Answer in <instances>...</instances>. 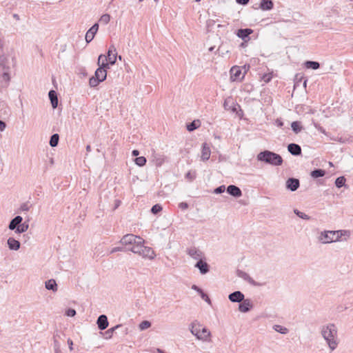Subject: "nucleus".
Instances as JSON below:
<instances>
[{
	"instance_id": "nucleus-1",
	"label": "nucleus",
	"mask_w": 353,
	"mask_h": 353,
	"mask_svg": "<svg viewBox=\"0 0 353 353\" xmlns=\"http://www.w3.org/2000/svg\"><path fill=\"white\" fill-rule=\"evenodd\" d=\"M320 333L329 350L334 351L340 343L337 326L332 323H327L321 327Z\"/></svg>"
},
{
	"instance_id": "nucleus-2",
	"label": "nucleus",
	"mask_w": 353,
	"mask_h": 353,
	"mask_svg": "<svg viewBox=\"0 0 353 353\" xmlns=\"http://www.w3.org/2000/svg\"><path fill=\"white\" fill-rule=\"evenodd\" d=\"M189 330L197 340L203 343H210L212 341L211 332L199 322L195 321L191 323L189 325Z\"/></svg>"
},
{
	"instance_id": "nucleus-3",
	"label": "nucleus",
	"mask_w": 353,
	"mask_h": 353,
	"mask_svg": "<svg viewBox=\"0 0 353 353\" xmlns=\"http://www.w3.org/2000/svg\"><path fill=\"white\" fill-rule=\"evenodd\" d=\"M256 158L259 161L265 162L272 165L277 166L283 163V159L279 154L269 150L259 152Z\"/></svg>"
},
{
	"instance_id": "nucleus-4",
	"label": "nucleus",
	"mask_w": 353,
	"mask_h": 353,
	"mask_svg": "<svg viewBox=\"0 0 353 353\" xmlns=\"http://www.w3.org/2000/svg\"><path fill=\"white\" fill-rule=\"evenodd\" d=\"M23 218L21 216H17L12 219L8 225V229L14 230L17 234H20L26 232L29 228V224L27 222H23Z\"/></svg>"
},
{
	"instance_id": "nucleus-5",
	"label": "nucleus",
	"mask_w": 353,
	"mask_h": 353,
	"mask_svg": "<svg viewBox=\"0 0 353 353\" xmlns=\"http://www.w3.org/2000/svg\"><path fill=\"white\" fill-rule=\"evenodd\" d=\"M103 58L105 55L101 54L98 58L97 64L99 68L95 71L94 76L101 82L103 81L107 77V70L110 68V63L104 62Z\"/></svg>"
},
{
	"instance_id": "nucleus-6",
	"label": "nucleus",
	"mask_w": 353,
	"mask_h": 353,
	"mask_svg": "<svg viewBox=\"0 0 353 353\" xmlns=\"http://www.w3.org/2000/svg\"><path fill=\"white\" fill-rule=\"evenodd\" d=\"M250 66L245 65L243 68L239 66H233L230 69V79L232 81H241L249 70Z\"/></svg>"
},
{
	"instance_id": "nucleus-7",
	"label": "nucleus",
	"mask_w": 353,
	"mask_h": 353,
	"mask_svg": "<svg viewBox=\"0 0 353 353\" xmlns=\"http://www.w3.org/2000/svg\"><path fill=\"white\" fill-rule=\"evenodd\" d=\"M335 232L334 230L319 231L316 236L317 241L322 244H328L335 242Z\"/></svg>"
},
{
	"instance_id": "nucleus-8",
	"label": "nucleus",
	"mask_w": 353,
	"mask_h": 353,
	"mask_svg": "<svg viewBox=\"0 0 353 353\" xmlns=\"http://www.w3.org/2000/svg\"><path fill=\"white\" fill-rule=\"evenodd\" d=\"M143 259L153 260L156 257V253L154 250L148 246H145L144 244L139 251L138 254Z\"/></svg>"
},
{
	"instance_id": "nucleus-9",
	"label": "nucleus",
	"mask_w": 353,
	"mask_h": 353,
	"mask_svg": "<svg viewBox=\"0 0 353 353\" xmlns=\"http://www.w3.org/2000/svg\"><path fill=\"white\" fill-rule=\"evenodd\" d=\"M142 238L139 236H137L132 234H128L124 235L120 241V243L125 246H133Z\"/></svg>"
},
{
	"instance_id": "nucleus-10",
	"label": "nucleus",
	"mask_w": 353,
	"mask_h": 353,
	"mask_svg": "<svg viewBox=\"0 0 353 353\" xmlns=\"http://www.w3.org/2000/svg\"><path fill=\"white\" fill-rule=\"evenodd\" d=\"M334 231L335 232V242L346 241L351 236V232L349 230H339Z\"/></svg>"
},
{
	"instance_id": "nucleus-11",
	"label": "nucleus",
	"mask_w": 353,
	"mask_h": 353,
	"mask_svg": "<svg viewBox=\"0 0 353 353\" xmlns=\"http://www.w3.org/2000/svg\"><path fill=\"white\" fill-rule=\"evenodd\" d=\"M117 53L114 46H111L107 53V56L103 58L104 62L110 63V65H114L117 61Z\"/></svg>"
},
{
	"instance_id": "nucleus-12",
	"label": "nucleus",
	"mask_w": 353,
	"mask_h": 353,
	"mask_svg": "<svg viewBox=\"0 0 353 353\" xmlns=\"http://www.w3.org/2000/svg\"><path fill=\"white\" fill-rule=\"evenodd\" d=\"M165 157L163 154L153 151L151 155V162L156 167H161L165 162Z\"/></svg>"
},
{
	"instance_id": "nucleus-13",
	"label": "nucleus",
	"mask_w": 353,
	"mask_h": 353,
	"mask_svg": "<svg viewBox=\"0 0 353 353\" xmlns=\"http://www.w3.org/2000/svg\"><path fill=\"white\" fill-rule=\"evenodd\" d=\"M187 253L191 258L194 260H197L198 261L204 258V254L203 252L194 247L188 249Z\"/></svg>"
},
{
	"instance_id": "nucleus-14",
	"label": "nucleus",
	"mask_w": 353,
	"mask_h": 353,
	"mask_svg": "<svg viewBox=\"0 0 353 353\" xmlns=\"http://www.w3.org/2000/svg\"><path fill=\"white\" fill-rule=\"evenodd\" d=\"M253 308L252 301L249 299H243L239 305V311L242 313L250 312Z\"/></svg>"
},
{
	"instance_id": "nucleus-15",
	"label": "nucleus",
	"mask_w": 353,
	"mask_h": 353,
	"mask_svg": "<svg viewBox=\"0 0 353 353\" xmlns=\"http://www.w3.org/2000/svg\"><path fill=\"white\" fill-rule=\"evenodd\" d=\"M99 30V24L94 23L86 32L85 41L87 43H90L94 37L96 33Z\"/></svg>"
},
{
	"instance_id": "nucleus-16",
	"label": "nucleus",
	"mask_w": 353,
	"mask_h": 353,
	"mask_svg": "<svg viewBox=\"0 0 353 353\" xmlns=\"http://www.w3.org/2000/svg\"><path fill=\"white\" fill-rule=\"evenodd\" d=\"M228 299L231 302L240 303L245 299V296L241 292L235 291L229 294Z\"/></svg>"
},
{
	"instance_id": "nucleus-17",
	"label": "nucleus",
	"mask_w": 353,
	"mask_h": 353,
	"mask_svg": "<svg viewBox=\"0 0 353 353\" xmlns=\"http://www.w3.org/2000/svg\"><path fill=\"white\" fill-rule=\"evenodd\" d=\"M236 276L244 281H247L251 285H258V284L253 280V279L247 272L238 270L236 271Z\"/></svg>"
},
{
	"instance_id": "nucleus-18",
	"label": "nucleus",
	"mask_w": 353,
	"mask_h": 353,
	"mask_svg": "<svg viewBox=\"0 0 353 353\" xmlns=\"http://www.w3.org/2000/svg\"><path fill=\"white\" fill-rule=\"evenodd\" d=\"M7 245L10 250L17 251L19 250L21 243L20 242L13 237H9L7 240Z\"/></svg>"
},
{
	"instance_id": "nucleus-19",
	"label": "nucleus",
	"mask_w": 353,
	"mask_h": 353,
	"mask_svg": "<svg viewBox=\"0 0 353 353\" xmlns=\"http://www.w3.org/2000/svg\"><path fill=\"white\" fill-rule=\"evenodd\" d=\"M194 266L199 270L201 274H205L210 270L209 265L203 261V259L197 261Z\"/></svg>"
},
{
	"instance_id": "nucleus-20",
	"label": "nucleus",
	"mask_w": 353,
	"mask_h": 353,
	"mask_svg": "<svg viewBox=\"0 0 353 353\" xmlns=\"http://www.w3.org/2000/svg\"><path fill=\"white\" fill-rule=\"evenodd\" d=\"M299 187V181L296 179L290 178L286 181V188L291 191L296 190Z\"/></svg>"
},
{
	"instance_id": "nucleus-21",
	"label": "nucleus",
	"mask_w": 353,
	"mask_h": 353,
	"mask_svg": "<svg viewBox=\"0 0 353 353\" xmlns=\"http://www.w3.org/2000/svg\"><path fill=\"white\" fill-rule=\"evenodd\" d=\"M97 324L101 330H103L108 326V318L105 315H100L97 319Z\"/></svg>"
},
{
	"instance_id": "nucleus-22",
	"label": "nucleus",
	"mask_w": 353,
	"mask_h": 353,
	"mask_svg": "<svg viewBox=\"0 0 353 353\" xmlns=\"http://www.w3.org/2000/svg\"><path fill=\"white\" fill-rule=\"evenodd\" d=\"M227 192L234 197H240L242 195L240 188L234 185H230L227 188Z\"/></svg>"
},
{
	"instance_id": "nucleus-23",
	"label": "nucleus",
	"mask_w": 353,
	"mask_h": 353,
	"mask_svg": "<svg viewBox=\"0 0 353 353\" xmlns=\"http://www.w3.org/2000/svg\"><path fill=\"white\" fill-rule=\"evenodd\" d=\"M211 154V150L210 147L206 143H203L202 150H201V160L202 161H208Z\"/></svg>"
},
{
	"instance_id": "nucleus-24",
	"label": "nucleus",
	"mask_w": 353,
	"mask_h": 353,
	"mask_svg": "<svg viewBox=\"0 0 353 353\" xmlns=\"http://www.w3.org/2000/svg\"><path fill=\"white\" fill-rule=\"evenodd\" d=\"M274 7V3L272 0H261L259 4V8L263 11L271 10Z\"/></svg>"
},
{
	"instance_id": "nucleus-25",
	"label": "nucleus",
	"mask_w": 353,
	"mask_h": 353,
	"mask_svg": "<svg viewBox=\"0 0 353 353\" xmlns=\"http://www.w3.org/2000/svg\"><path fill=\"white\" fill-rule=\"evenodd\" d=\"M288 150L290 153H291L292 155H299L301 153V147L296 144V143H290L288 146Z\"/></svg>"
},
{
	"instance_id": "nucleus-26",
	"label": "nucleus",
	"mask_w": 353,
	"mask_h": 353,
	"mask_svg": "<svg viewBox=\"0 0 353 353\" xmlns=\"http://www.w3.org/2000/svg\"><path fill=\"white\" fill-rule=\"evenodd\" d=\"M45 288L48 290H52L54 292H57L58 285L54 279H49L45 282Z\"/></svg>"
},
{
	"instance_id": "nucleus-27",
	"label": "nucleus",
	"mask_w": 353,
	"mask_h": 353,
	"mask_svg": "<svg viewBox=\"0 0 353 353\" xmlns=\"http://www.w3.org/2000/svg\"><path fill=\"white\" fill-rule=\"evenodd\" d=\"M48 96L53 108H56L58 105V98L57 93L54 90H50Z\"/></svg>"
},
{
	"instance_id": "nucleus-28",
	"label": "nucleus",
	"mask_w": 353,
	"mask_h": 353,
	"mask_svg": "<svg viewBox=\"0 0 353 353\" xmlns=\"http://www.w3.org/2000/svg\"><path fill=\"white\" fill-rule=\"evenodd\" d=\"M252 32L253 30L249 28L239 29L237 31L236 35L242 39H245Z\"/></svg>"
},
{
	"instance_id": "nucleus-29",
	"label": "nucleus",
	"mask_w": 353,
	"mask_h": 353,
	"mask_svg": "<svg viewBox=\"0 0 353 353\" xmlns=\"http://www.w3.org/2000/svg\"><path fill=\"white\" fill-rule=\"evenodd\" d=\"M143 244H145V240L143 239H141L135 245L130 248H128V250L137 254Z\"/></svg>"
},
{
	"instance_id": "nucleus-30",
	"label": "nucleus",
	"mask_w": 353,
	"mask_h": 353,
	"mask_svg": "<svg viewBox=\"0 0 353 353\" xmlns=\"http://www.w3.org/2000/svg\"><path fill=\"white\" fill-rule=\"evenodd\" d=\"M273 330L282 334H287L289 332V330L287 327L281 325H274L273 326Z\"/></svg>"
},
{
	"instance_id": "nucleus-31",
	"label": "nucleus",
	"mask_w": 353,
	"mask_h": 353,
	"mask_svg": "<svg viewBox=\"0 0 353 353\" xmlns=\"http://www.w3.org/2000/svg\"><path fill=\"white\" fill-rule=\"evenodd\" d=\"M291 127H292V130L296 134L300 132L303 129L301 123L299 121H293L291 124Z\"/></svg>"
},
{
	"instance_id": "nucleus-32",
	"label": "nucleus",
	"mask_w": 353,
	"mask_h": 353,
	"mask_svg": "<svg viewBox=\"0 0 353 353\" xmlns=\"http://www.w3.org/2000/svg\"><path fill=\"white\" fill-rule=\"evenodd\" d=\"M305 65L307 68H312L313 70H316L319 68L320 65L316 61H307L305 63Z\"/></svg>"
},
{
	"instance_id": "nucleus-33",
	"label": "nucleus",
	"mask_w": 353,
	"mask_h": 353,
	"mask_svg": "<svg viewBox=\"0 0 353 353\" xmlns=\"http://www.w3.org/2000/svg\"><path fill=\"white\" fill-rule=\"evenodd\" d=\"M325 174V170H321V169L314 170L310 174L311 176L313 178L322 177Z\"/></svg>"
},
{
	"instance_id": "nucleus-34",
	"label": "nucleus",
	"mask_w": 353,
	"mask_h": 353,
	"mask_svg": "<svg viewBox=\"0 0 353 353\" xmlns=\"http://www.w3.org/2000/svg\"><path fill=\"white\" fill-rule=\"evenodd\" d=\"M59 137L57 134L52 135L50 140V145L52 147H56L59 143Z\"/></svg>"
},
{
	"instance_id": "nucleus-35",
	"label": "nucleus",
	"mask_w": 353,
	"mask_h": 353,
	"mask_svg": "<svg viewBox=\"0 0 353 353\" xmlns=\"http://www.w3.org/2000/svg\"><path fill=\"white\" fill-rule=\"evenodd\" d=\"M146 161V159L144 157H139L134 159L135 163L140 167L145 165Z\"/></svg>"
},
{
	"instance_id": "nucleus-36",
	"label": "nucleus",
	"mask_w": 353,
	"mask_h": 353,
	"mask_svg": "<svg viewBox=\"0 0 353 353\" xmlns=\"http://www.w3.org/2000/svg\"><path fill=\"white\" fill-rule=\"evenodd\" d=\"M110 21V16L108 14H103L100 19L99 22L103 25L108 24Z\"/></svg>"
},
{
	"instance_id": "nucleus-37",
	"label": "nucleus",
	"mask_w": 353,
	"mask_h": 353,
	"mask_svg": "<svg viewBox=\"0 0 353 353\" xmlns=\"http://www.w3.org/2000/svg\"><path fill=\"white\" fill-rule=\"evenodd\" d=\"M151 327V323L149 321H143L139 325L140 330H145Z\"/></svg>"
},
{
	"instance_id": "nucleus-38",
	"label": "nucleus",
	"mask_w": 353,
	"mask_h": 353,
	"mask_svg": "<svg viewBox=\"0 0 353 353\" xmlns=\"http://www.w3.org/2000/svg\"><path fill=\"white\" fill-rule=\"evenodd\" d=\"M294 214H296L299 217H300L302 219L309 220L310 219V217L307 214L299 211L297 209L294 210Z\"/></svg>"
},
{
	"instance_id": "nucleus-39",
	"label": "nucleus",
	"mask_w": 353,
	"mask_h": 353,
	"mask_svg": "<svg viewBox=\"0 0 353 353\" xmlns=\"http://www.w3.org/2000/svg\"><path fill=\"white\" fill-rule=\"evenodd\" d=\"M345 179L344 176H340L338 177L336 179L335 184L337 188H341L345 185Z\"/></svg>"
},
{
	"instance_id": "nucleus-40",
	"label": "nucleus",
	"mask_w": 353,
	"mask_h": 353,
	"mask_svg": "<svg viewBox=\"0 0 353 353\" xmlns=\"http://www.w3.org/2000/svg\"><path fill=\"white\" fill-rule=\"evenodd\" d=\"M101 81H99L95 76L92 77L89 80V85L90 87H96Z\"/></svg>"
},
{
	"instance_id": "nucleus-41",
	"label": "nucleus",
	"mask_w": 353,
	"mask_h": 353,
	"mask_svg": "<svg viewBox=\"0 0 353 353\" xmlns=\"http://www.w3.org/2000/svg\"><path fill=\"white\" fill-rule=\"evenodd\" d=\"M161 210H162V207L159 204H156V205H153L151 209V212L154 214H157L158 212H161Z\"/></svg>"
},
{
	"instance_id": "nucleus-42",
	"label": "nucleus",
	"mask_w": 353,
	"mask_h": 353,
	"mask_svg": "<svg viewBox=\"0 0 353 353\" xmlns=\"http://www.w3.org/2000/svg\"><path fill=\"white\" fill-rule=\"evenodd\" d=\"M196 177V173L195 172H192V171H189L188 173H186L185 174V178L189 180L190 181H193Z\"/></svg>"
},
{
	"instance_id": "nucleus-43",
	"label": "nucleus",
	"mask_w": 353,
	"mask_h": 353,
	"mask_svg": "<svg viewBox=\"0 0 353 353\" xmlns=\"http://www.w3.org/2000/svg\"><path fill=\"white\" fill-rule=\"evenodd\" d=\"M198 127H199V125L196 123V122L193 121L187 125V129L188 131L191 132V131H193L194 130L196 129Z\"/></svg>"
},
{
	"instance_id": "nucleus-44",
	"label": "nucleus",
	"mask_w": 353,
	"mask_h": 353,
	"mask_svg": "<svg viewBox=\"0 0 353 353\" xmlns=\"http://www.w3.org/2000/svg\"><path fill=\"white\" fill-rule=\"evenodd\" d=\"M225 190V185H221L219 187H218L217 188H216L214 190V192L215 194H221V193H223L224 192Z\"/></svg>"
},
{
	"instance_id": "nucleus-45",
	"label": "nucleus",
	"mask_w": 353,
	"mask_h": 353,
	"mask_svg": "<svg viewBox=\"0 0 353 353\" xmlns=\"http://www.w3.org/2000/svg\"><path fill=\"white\" fill-rule=\"evenodd\" d=\"M30 210V205L28 203H23L20 207V210L23 212H27Z\"/></svg>"
},
{
	"instance_id": "nucleus-46",
	"label": "nucleus",
	"mask_w": 353,
	"mask_h": 353,
	"mask_svg": "<svg viewBox=\"0 0 353 353\" xmlns=\"http://www.w3.org/2000/svg\"><path fill=\"white\" fill-rule=\"evenodd\" d=\"M68 316H74L76 314V311L74 309H68L65 312Z\"/></svg>"
},
{
	"instance_id": "nucleus-47",
	"label": "nucleus",
	"mask_w": 353,
	"mask_h": 353,
	"mask_svg": "<svg viewBox=\"0 0 353 353\" xmlns=\"http://www.w3.org/2000/svg\"><path fill=\"white\" fill-rule=\"evenodd\" d=\"M121 327V325H117L116 326L111 327L106 331V334H112L117 329Z\"/></svg>"
},
{
	"instance_id": "nucleus-48",
	"label": "nucleus",
	"mask_w": 353,
	"mask_h": 353,
	"mask_svg": "<svg viewBox=\"0 0 353 353\" xmlns=\"http://www.w3.org/2000/svg\"><path fill=\"white\" fill-rule=\"evenodd\" d=\"M179 208L183 210L188 209V204L185 202H181L179 203Z\"/></svg>"
},
{
	"instance_id": "nucleus-49",
	"label": "nucleus",
	"mask_w": 353,
	"mask_h": 353,
	"mask_svg": "<svg viewBox=\"0 0 353 353\" xmlns=\"http://www.w3.org/2000/svg\"><path fill=\"white\" fill-rule=\"evenodd\" d=\"M6 128V124L3 121L0 120V132H3L5 130Z\"/></svg>"
},
{
	"instance_id": "nucleus-50",
	"label": "nucleus",
	"mask_w": 353,
	"mask_h": 353,
	"mask_svg": "<svg viewBox=\"0 0 353 353\" xmlns=\"http://www.w3.org/2000/svg\"><path fill=\"white\" fill-rule=\"evenodd\" d=\"M67 343H68L70 350L72 351L73 350V341L70 339H68L67 341Z\"/></svg>"
},
{
	"instance_id": "nucleus-51",
	"label": "nucleus",
	"mask_w": 353,
	"mask_h": 353,
	"mask_svg": "<svg viewBox=\"0 0 353 353\" xmlns=\"http://www.w3.org/2000/svg\"><path fill=\"white\" fill-rule=\"evenodd\" d=\"M123 249L122 248H120V247H116V248H114L111 250L110 253H111V254H112V253H114V252H116L123 251Z\"/></svg>"
},
{
	"instance_id": "nucleus-52",
	"label": "nucleus",
	"mask_w": 353,
	"mask_h": 353,
	"mask_svg": "<svg viewBox=\"0 0 353 353\" xmlns=\"http://www.w3.org/2000/svg\"><path fill=\"white\" fill-rule=\"evenodd\" d=\"M192 289L198 292L199 293H202V290L200 289L198 286H196V285H193L192 286Z\"/></svg>"
},
{
	"instance_id": "nucleus-53",
	"label": "nucleus",
	"mask_w": 353,
	"mask_h": 353,
	"mask_svg": "<svg viewBox=\"0 0 353 353\" xmlns=\"http://www.w3.org/2000/svg\"><path fill=\"white\" fill-rule=\"evenodd\" d=\"M236 1L239 4L246 5L249 2V0H236Z\"/></svg>"
},
{
	"instance_id": "nucleus-54",
	"label": "nucleus",
	"mask_w": 353,
	"mask_h": 353,
	"mask_svg": "<svg viewBox=\"0 0 353 353\" xmlns=\"http://www.w3.org/2000/svg\"><path fill=\"white\" fill-rule=\"evenodd\" d=\"M276 125L278 127L281 128L283 126V121L281 120L277 119L276 121Z\"/></svg>"
},
{
	"instance_id": "nucleus-55",
	"label": "nucleus",
	"mask_w": 353,
	"mask_h": 353,
	"mask_svg": "<svg viewBox=\"0 0 353 353\" xmlns=\"http://www.w3.org/2000/svg\"><path fill=\"white\" fill-rule=\"evenodd\" d=\"M230 99H227L225 100V102H224V108L225 109H228V106L229 105V102H230Z\"/></svg>"
},
{
	"instance_id": "nucleus-56",
	"label": "nucleus",
	"mask_w": 353,
	"mask_h": 353,
	"mask_svg": "<svg viewBox=\"0 0 353 353\" xmlns=\"http://www.w3.org/2000/svg\"><path fill=\"white\" fill-rule=\"evenodd\" d=\"M139 154V152L137 150H134L132 152V156H134V157H137Z\"/></svg>"
},
{
	"instance_id": "nucleus-57",
	"label": "nucleus",
	"mask_w": 353,
	"mask_h": 353,
	"mask_svg": "<svg viewBox=\"0 0 353 353\" xmlns=\"http://www.w3.org/2000/svg\"><path fill=\"white\" fill-rule=\"evenodd\" d=\"M270 79H271V77H270V76H269V75H265V76H264V77H263V79H264V81H265V82H268V81L270 80Z\"/></svg>"
},
{
	"instance_id": "nucleus-58",
	"label": "nucleus",
	"mask_w": 353,
	"mask_h": 353,
	"mask_svg": "<svg viewBox=\"0 0 353 353\" xmlns=\"http://www.w3.org/2000/svg\"><path fill=\"white\" fill-rule=\"evenodd\" d=\"M3 78H4L5 79H6V80H9V79H10V78H9V75H8V73H6V72H5V73H3Z\"/></svg>"
},
{
	"instance_id": "nucleus-59",
	"label": "nucleus",
	"mask_w": 353,
	"mask_h": 353,
	"mask_svg": "<svg viewBox=\"0 0 353 353\" xmlns=\"http://www.w3.org/2000/svg\"><path fill=\"white\" fill-rule=\"evenodd\" d=\"M3 46V41L2 39L0 37V48H2Z\"/></svg>"
},
{
	"instance_id": "nucleus-60",
	"label": "nucleus",
	"mask_w": 353,
	"mask_h": 353,
	"mask_svg": "<svg viewBox=\"0 0 353 353\" xmlns=\"http://www.w3.org/2000/svg\"><path fill=\"white\" fill-rule=\"evenodd\" d=\"M200 294H201V297H202L203 299H204L206 298V296H207L205 293H203V292H202V293H200Z\"/></svg>"
},
{
	"instance_id": "nucleus-61",
	"label": "nucleus",
	"mask_w": 353,
	"mask_h": 353,
	"mask_svg": "<svg viewBox=\"0 0 353 353\" xmlns=\"http://www.w3.org/2000/svg\"><path fill=\"white\" fill-rule=\"evenodd\" d=\"M205 301H207L208 303H210V299H209L208 296H206V298L205 299Z\"/></svg>"
},
{
	"instance_id": "nucleus-62",
	"label": "nucleus",
	"mask_w": 353,
	"mask_h": 353,
	"mask_svg": "<svg viewBox=\"0 0 353 353\" xmlns=\"http://www.w3.org/2000/svg\"><path fill=\"white\" fill-rule=\"evenodd\" d=\"M3 59H4L3 57H0V65H3Z\"/></svg>"
},
{
	"instance_id": "nucleus-63",
	"label": "nucleus",
	"mask_w": 353,
	"mask_h": 353,
	"mask_svg": "<svg viewBox=\"0 0 353 353\" xmlns=\"http://www.w3.org/2000/svg\"><path fill=\"white\" fill-rule=\"evenodd\" d=\"M86 150H87V151H90V150H91L90 149V145H87Z\"/></svg>"
},
{
	"instance_id": "nucleus-64",
	"label": "nucleus",
	"mask_w": 353,
	"mask_h": 353,
	"mask_svg": "<svg viewBox=\"0 0 353 353\" xmlns=\"http://www.w3.org/2000/svg\"><path fill=\"white\" fill-rule=\"evenodd\" d=\"M55 353H61L60 350H56Z\"/></svg>"
}]
</instances>
